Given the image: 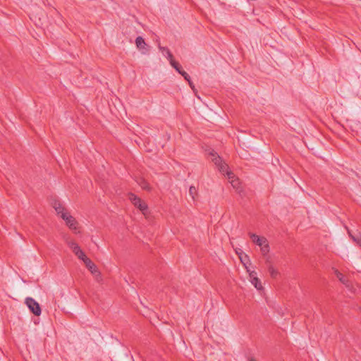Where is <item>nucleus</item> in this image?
Here are the masks:
<instances>
[{
  "mask_svg": "<svg viewBox=\"0 0 361 361\" xmlns=\"http://www.w3.org/2000/svg\"><path fill=\"white\" fill-rule=\"evenodd\" d=\"M268 271L271 276L274 279L276 278L279 275V271L275 269L272 265H269Z\"/></svg>",
  "mask_w": 361,
  "mask_h": 361,
  "instance_id": "2eb2a0df",
  "label": "nucleus"
},
{
  "mask_svg": "<svg viewBox=\"0 0 361 361\" xmlns=\"http://www.w3.org/2000/svg\"><path fill=\"white\" fill-rule=\"evenodd\" d=\"M158 48H159V51H161L163 55L167 58V59L169 61V63L171 64V62H173V61H174V60H173V54H171L170 50L167 47L161 46L160 44H159Z\"/></svg>",
  "mask_w": 361,
  "mask_h": 361,
  "instance_id": "0eeeda50",
  "label": "nucleus"
},
{
  "mask_svg": "<svg viewBox=\"0 0 361 361\" xmlns=\"http://www.w3.org/2000/svg\"><path fill=\"white\" fill-rule=\"evenodd\" d=\"M210 155L212 157V161L218 167L219 171L227 174V172H229L228 165L222 161L221 158L214 151H212Z\"/></svg>",
  "mask_w": 361,
  "mask_h": 361,
  "instance_id": "f257e3e1",
  "label": "nucleus"
},
{
  "mask_svg": "<svg viewBox=\"0 0 361 361\" xmlns=\"http://www.w3.org/2000/svg\"><path fill=\"white\" fill-rule=\"evenodd\" d=\"M171 65L178 73H180L184 78L185 80H189V75L182 69L181 66L178 62L173 61Z\"/></svg>",
  "mask_w": 361,
  "mask_h": 361,
  "instance_id": "423d86ee",
  "label": "nucleus"
},
{
  "mask_svg": "<svg viewBox=\"0 0 361 361\" xmlns=\"http://www.w3.org/2000/svg\"><path fill=\"white\" fill-rule=\"evenodd\" d=\"M266 264L267 265V267H269V265H271L269 257H267V258L266 259Z\"/></svg>",
  "mask_w": 361,
  "mask_h": 361,
  "instance_id": "4be33fe9",
  "label": "nucleus"
},
{
  "mask_svg": "<svg viewBox=\"0 0 361 361\" xmlns=\"http://www.w3.org/2000/svg\"><path fill=\"white\" fill-rule=\"evenodd\" d=\"M249 361H257V360L255 358H253V357H250L249 359Z\"/></svg>",
  "mask_w": 361,
  "mask_h": 361,
  "instance_id": "5701e85b",
  "label": "nucleus"
},
{
  "mask_svg": "<svg viewBox=\"0 0 361 361\" xmlns=\"http://www.w3.org/2000/svg\"><path fill=\"white\" fill-rule=\"evenodd\" d=\"M25 304L27 307L35 316H39L41 314V307L37 302L32 298H27L25 299Z\"/></svg>",
  "mask_w": 361,
  "mask_h": 361,
  "instance_id": "f03ea898",
  "label": "nucleus"
},
{
  "mask_svg": "<svg viewBox=\"0 0 361 361\" xmlns=\"http://www.w3.org/2000/svg\"><path fill=\"white\" fill-rule=\"evenodd\" d=\"M349 235L351 237L353 240L355 242L357 245L361 246V234L360 233L357 234H352L350 231H348Z\"/></svg>",
  "mask_w": 361,
  "mask_h": 361,
  "instance_id": "ddd939ff",
  "label": "nucleus"
},
{
  "mask_svg": "<svg viewBox=\"0 0 361 361\" xmlns=\"http://www.w3.org/2000/svg\"><path fill=\"white\" fill-rule=\"evenodd\" d=\"M189 195L192 199L195 201V197L197 195V190L195 186H190L189 188Z\"/></svg>",
  "mask_w": 361,
  "mask_h": 361,
  "instance_id": "dca6fc26",
  "label": "nucleus"
},
{
  "mask_svg": "<svg viewBox=\"0 0 361 361\" xmlns=\"http://www.w3.org/2000/svg\"><path fill=\"white\" fill-rule=\"evenodd\" d=\"M255 275H256V273L255 271L250 273V276L252 278L251 282L257 289L260 290L262 288L261 282L259 279Z\"/></svg>",
  "mask_w": 361,
  "mask_h": 361,
  "instance_id": "9d476101",
  "label": "nucleus"
},
{
  "mask_svg": "<svg viewBox=\"0 0 361 361\" xmlns=\"http://www.w3.org/2000/svg\"><path fill=\"white\" fill-rule=\"evenodd\" d=\"M261 247V252L264 256L267 255L269 252V246L267 241L263 245L259 246Z\"/></svg>",
  "mask_w": 361,
  "mask_h": 361,
  "instance_id": "4468645a",
  "label": "nucleus"
},
{
  "mask_svg": "<svg viewBox=\"0 0 361 361\" xmlns=\"http://www.w3.org/2000/svg\"><path fill=\"white\" fill-rule=\"evenodd\" d=\"M68 246L72 250V251L74 252V254H78L80 250H81L79 245L74 241H70L68 242Z\"/></svg>",
  "mask_w": 361,
  "mask_h": 361,
  "instance_id": "f8f14e48",
  "label": "nucleus"
},
{
  "mask_svg": "<svg viewBox=\"0 0 361 361\" xmlns=\"http://www.w3.org/2000/svg\"><path fill=\"white\" fill-rule=\"evenodd\" d=\"M85 264L86 267L92 273L96 274L98 273V269L96 265L91 261L90 259L86 258L85 261Z\"/></svg>",
  "mask_w": 361,
  "mask_h": 361,
  "instance_id": "1a4fd4ad",
  "label": "nucleus"
},
{
  "mask_svg": "<svg viewBox=\"0 0 361 361\" xmlns=\"http://www.w3.org/2000/svg\"><path fill=\"white\" fill-rule=\"evenodd\" d=\"M75 255L80 259L82 260L83 262H85L86 258H88L82 250H80L78 254H75Z\"/></svg>",
  "mask_w": 361,
  "mask_h": 361,
  "instance_id": "f3484780",
  "label": "nucleus"
},
{
  "mask_svg": "<svg viewBox=\"0 0 361 361\" xmlns=\"http://www.w3.org/2000/svg\"><path fill=\"white\" fill-rule=\"evenodd\" d=\"M52 207L54 208L55 211L58 214H62V212H64V207L61 204V203L58 200H54L52 202Z\"/></svg>",
  "mask_w": 361,
  "mask_h": 361,
  "instance_id": "9b49d317",
  "label": "nucleus"
},
{
  "mask_svg": "<svg viewBox=\"0 0 361 361\" xmlns=\"http://www.w3.org/2000/svg\"><path fill=\"white\" fill-rule=\"evenodd\" d=\"M250 237L252 239V242L256 243L257 245L261 246L265 243L267 240L264 237H260L255 233H250Z\"/></svg>",
  "mask_w": 361,
  "mask_h": 361,
  "instance_id": "6e6552de",
  "label": "nucleus"
},
{
  "mask_svg": "<svg viewBox=\"0 0 361 361\" xmlns=\"http://www.w3.org/2000/svg\"><path fill=\"white\" fill-rule=\"evenodd\" d=\"M188 82V84L190 85V87L192 89V90H195V85L193 84V82L191 81L190 80V77L189 76V80H187Z\"/></svg>",
  "mask_w": 361,
  "mask_h": 361,
  "instance_id": "412c9836",
  "label": "nucleus"
},
{
  "mask_svg": "<svg viewBox=\"0 0 361 361\" xmlns=\"http://www.w3.org/2000/svg\"><path fill=\"white\" fill-rule=\"evenodd\" d=\"M226 175H227L228 180H231V183L232 182V180H238V178H235L234 173H232L231 171L227 172Z\"/></svg>",
  "mask_w": 361,
  "mask_h": 361,
  "instance_id": "6ab92c4d",
  "label": "nucleus"
},
{
  "mask_svg": "<svg viewBox=\"0 0 361 361\" xmlns=\"http://www.w3.org/2000/svg\"><path fill=\"white\" fill-rule=\"evenodd\" d=\"M240 184L238 179V180H232L231 185L233 188L238 190V192L240 193V190H239L238 185Z\"/></svg>",
  "mask_w": 361,
  "mask_h": 361,
  "instance_id": "a211bd4d",
  "label": "nucleus"
},
{
  "mask_svg": "<svg viewBox=\"0 0 361 361\" xmlns=\"http://www.w3.org/2000/svg\"><path fill=\"white\" fill-rule=\"evenodd\" d=\"M135 44L137 48L142 51V54H145L148 52V50L147 49V45L145 42V39L140 37L138 36L135 39Z\"/></svg>",
  "mask_w": 361,
  "mask_h": 361,
  "instance_id": "39448f33",
  "label": "nucleus"
},
{
  "mask_svg": "<svg viewBox=\"0 0 361 361\" xmlns=\"http://www.w3.org/2000/svg\"><path fill=\"white\" fill-rule=\"evenodd\" d=\"M61 217L66 221V225L73 230L76 229L77 221L75 219L67 212H62Z\"/></svg>",
  "mask_w": 361,
  "mask_h": 361,
  "instance_id": "20e7f679",
  "label": "nucleus"
},
{
  "mask_svg": "<svg viewBox=\"0 0 361 361\" xmlns=\"http://www.w3.org/2000/svg\"><path fill=\"white\" fill-rule=\"evenodd\" d=\"M336 276H337V277L338 278V279H339L342 283H345V281H344V276H343V275L341 273H340L339 271H336Z\"/></svg>",
  "mask_w": 361,
  "mask_h": 361,
  "instance_id": "aec40b11",
  "label": "nucleus"
},
{
  "mask_svg": "<svg viewBox=\"0 0 361 361\" xmlns=\"http://www.w3.org/2000/svg\"><path fill=\"white\" fill-rule=\"evenodd\" d=\"M129 199L135 207L139 208V209L145 214V212L147 209V206L140 200V198L133 193H130Z\"/></svg>",
  "mask_w": 361,
  "mask_h": 361,
  "instance_id": "7ed1b4c3",
  "label": "nucleus"
}]
</instances>
